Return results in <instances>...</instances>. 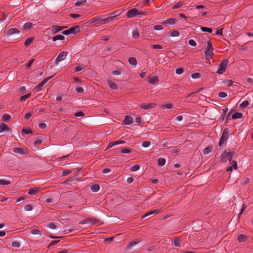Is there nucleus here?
<instances>
[{
  "label": "nucleus",
  "mask_w": 253,
  "mask_h": 253,
  "mask_svg": "<svg viewBox=\"0 0 253 253\" xmlns=\"http://www.w3.org/2000/svg\"><path fill=\"white\" fill-rule=\"evenodd\" d=\"M106 15H103V16H96L94 18H92L90 19L88 22L90 24H92L95 22H96V23L98 22H101V21L102 20V17H105Z\"/></svg>",
  "instance_id": "obj_15"
},
{
  "label": "nucleus",
  "mask_w": 253,
  "mask_h": 253,
  "mask_svg": "<svg viewBox=\"0 0 253 253\" xmlns=\"http://www.w3.org/2000/svg\"><path fill=\"white\" fill-rule=\"evenodd\" d=\"M20 31L16 28H10L7 31L6 35L7 36H12L13 34H16V36L13 37L16 39H19L22 37V36L20 35Z\"/></svg>",
  "instance_id": "obj_6"
},
{
  "label": "nucleus",
  "mask_w": 253,
  "mask_h": 253,
  "mask_svg": "<svg viewBox=\"0 0 253 253\" xmlns=\"http://www.w3.org/2000/svg\"><path fill=\"white\" fill-rule=\"evenodd\" d=\"M35 39L34 37L28 38L25 42L24 45L26 47L29 46Z\"/></svg>",
  "instance_id": "obj_26"
},
{
  "label": "nucleus",
  "mask_w": 253,
  "mask_h": 253,
  "mask_svg": "<svg viewBox=\"0 0 253 253\" xmlns=\"http://www.w3.org/2000/svg\"><path fill=\"white\" fill-rule=\"evenodd\" d=\"M86 2V0H77L75 3V5L77 6H80L84 4Z\"/></svg>",
  "instance_id": "obj_38"
},
{
  "label": "nucleus",
  "mask_w": 253,
  "mask_h": 253,
  "mask_svg": "<svg viewBox=\"0 0 253 253\" xmlns=\"http://www.w3.org/2000/svg\"><path fill=\"white\" fill-rule=\"evenodd\" d=\"M107 83L110 88L112 89H117L118 88L117 85L112 81L108 80Z\"/></svg>",
  "instance_id": "obj_23"
},
{
  "label": "nucleus",
  "mask_w": 253,
  "mask_h": 253,
  "mask_svg": "<svg viewBox=\"0 0 253 253\" xmlns=\"http://www.w3.org/2000/svg\"><path fill=\"white\" fill-rule=\"evenodd\" d=\"M156 104L155 103H151L149 104H142L140 106V108L143 109H149L151 108H154L156 107Z\"/></svg>",
  "instance_id": "obj_13"
},
{
  "label": "nucleus",
  "mask_w": 253,
  "mask_h": 253,
  "mask_svg": "<svg viewBox=\"0 0 253 253\" xmlns=\"http://www.w3.org/2000/svg\"><path fill=\"white\" fill-rule=\"evenodd\" d=\"M84 114L82 111H80L77 112L75 114V116L77 117H83V116H84Z\"/></svg>",
  "instance_id": "obj_56"
},
{
  "label": "nucleus",
  "mask_w": 253,
  "mask_h": 253,
  "mask_svg": "<svg viewBox=\"0 0 253 253\" xmlns=\"http://www.w3.org/2000/svg\"><path fill=\"white\" fill-rule=\"evenodd\" d=\"M132 149L130 148L124 147L121 150L122 153L129 154L131 152Z\"/></svg>",
  "instance_id": "obj_35"
},
{
  "label": "nucleus",
  "mask_w": 253,
  "mask_h": 253,
  "mask_svg": "<svg viewBox=\"0 0 253 253\" xmlns=\"http://www.w3.org/2000/svg\"><path fill=\"white\" fill-rule=\"evenodd\" d=\"M13 152L15 153H18L21 155H23L26 154L24 152V149L20 147H16L13 149Z\"/></svg>",
  "instance_id": "obj_24"
},
{
  "label": "nucleus",
  "mask_w": 253,
  "mask_h": 253,
  "mask_svg": "<svg viewBox=\"0 0 253 253\" xmlns=\"http://www.w3.org/2000/svg\"><path fill=\"white\" fill-rule=\"evenodd\" d=\"M85 66L84 65H80L76 66L75 68V72H79L84 68H85Z\"/></svg>",
  "instance_id": "obj_43"
},
{
  "label": "nucleus",
  "mask_w": 253,
  "mask_h": 253,
  "mask_svg": "<svg viewBox=\"0 0 253 253\" xmlns=\"http://www.w3.org/2000/svg\"><path fill=\"white\" fill-rule=\"evenodd\" d=\"M12 246L13 247L18 248L20 246V243L18 241H14L12 243Z\"/></svg>",
  "instance_id": "obj_59"
},
{
  "label": "nucleus",
  "mask_w": 253,
  "mask_h": 253,
  "mask_svg": "<svg viewBox=\"0 0 253 253\" xmlns=\"http://www.w3.org/2000/svg\"><path fill=\"white\" fill-rule=\"evenodd\" d=\"M68 54V52L66 51H62L56 57L55 63L57 64L59 62L63 61L64 60Z\"/></svg>",
  "instance_id": "obj_10"
},
{
  "label": "nucleus",
  "mask_w": 253,
  "mask_h": 253,
  "mask_svg": "<svg viewBox=\"0 0 253 253\" xmlns=\"http://www.w3.org/2000/svg\"><path fill=\"white\" fill-rule=\"evenodd\" d=\"M22 133L25 134H29L33 133V131L31 129L29 128L28 127H24L22 130Z\"/></svg>",
  "instance_id": "obj_32"
},
{
  "label": "nucleus",
  "mask_w": 253,
  "mask_h": 253,
  "mask_svg": "<svg viewBox=\"0 0 253 253\" xmlns=\"http://www.w3.org/2000/svg\"><path fill=\"white\" fill-rule=\"evenodd\" d=\"M81 31L80 27L79 25H76L69 29L64 31L62 32V34L64 35H68L70 34H76Z\"/></svg>",
  "instance_id": "obj_5"
},
{
  "label": "nucleus",
  "mask_w": 253,
  "mask_h": 253,
  "mask_svg": "<svg viewBox=\"0 0 253 253\" xmlns=\"http://www.w3.org/2000/svg\"><path fill=\"white\" fill-rule=\"evenodd\" d=\"M31 95V93H29L27 94L24 95L23 96H21L19 100L20 102H23L25 101L27 99H28L29 97H30Z\"/></svg>",
  "instance_id": "obj_33"
},
{
  "label": "nucleus",
  "mask_w": 253,
  "mask_h": 253,
  "mask_svg": "<svg viewBox=\"0 0 253 253\" xmlns=\"http://www.w3.org/2000/svg\"><path fill=\"white\" fill-rule=\"evenodd\" d=\"M147 81L151 84H156L159 81V78L157 76H150L147 77Z\"/></svg>",
  "instance_id": "obj_12"
},
{
  "label": "nucleus",
  "mask_w": 253,
  "mask_h": 253,
  "mask_svg": "<svg viewBox=\"0 0 253 253\" xmlns=\"http://www.w3.org/2000/svg\"><path fill=\"white\" fill-rule=\"evenodd\" d=\"M183 72L184 70L182 68H177L175 70V73L177 75H181L183 73Z\"/></svg>",
  "instance_id": "obj_55"
},
{
  "label": "nucleus",
  "mask_w": 253,
  "mask_h": 253,
  "mask_svg": "<svg viewBox=\"0 0 253 253\" xmlns=\"http://www.w3.org/2000/svg\"><path fill=\"white\" fill-rule=\"evenodd\" d=\"M133 123V119L129 116H126L123 121V123L126 125H130Z\"/></svg>",
  "instance_id": "obj_16"
},
{
  "label": "nucleus",
  "mask_w": 253,
  "mask_h": 253,
  "mask_svg": "<svg viewBox=\"0 0 253 253\" xmlns=\"http://www.w3.org/2000/svg\"><path fill=\"white\" fill-rule=\"evenodd\" d=\"M10 183V181L0 179V184L2 185H7Z\"/></svg>",
  "instance_id": "obj_45"
},
{
  "label": "nucleus",
  "mask_w": 253,
  "mask_h": 253,
  "mask_svg": "<svg viewBox=\"0 0 253 253\" xmlns=\"http://www.w3.org/2000/svg\"><path fill=\"white\" fill-rule=\"evenodd\" d=\"M47 227L50 229H54L57 227L56 224L54 223H49L47 225Z\"/></svg>",
  "instance_id": "obj_54"
},
{
  "label": "nucleus",
  "mask_w": 253,
  "mask_h": 253,
  "mask_svg": "<svg viewBox=\"0 0 253 253\" xmlns=\"http://www.w3.org/2000/svg\"><path fill=\"white\" fill-rule=\"evenodd\" d=\"M140 169V166L139 165H135L133 166H132L131 168H130V170L131 171H137V170H138Z\"/></svg>",
  "instance_id": "obj_51"
},
{
  "label": "nucleus",
  "mask_w": 253,
  "mask_h": 253,
  "mask_svg": "<svg viewBox=\"0 0 253 253\" xmlns=\"http://www.w3.org/2000/svg\"><path fill=\"white\" fill-rule=\"evenodd\" d=\"M124 11V9H120L117 10L112 13H110L108 15L115 16V18H116L117 16L121 15Z\"/></svg>",
  "instance_id": "obj_21"
},
{
  "label": "nucleus",
  "mask_w": 253,
  "mask_h": 253,
  "mask_svg": "<svg viewBox=\"0 0 253 253\" xmlns=\"http://www.w3.org/2000/svg\"><path fill=\"white\" fill-rule=\"evenodd\" d=\"M179 32L176 30L173 31L169 33L170 36L172 37H178L179 36Z\"/></svg>",
  "instance_id": "obj_44"
},
{
  "label": "nucleus",
  "mask_w": 253,
  "mask_h": 253,
  "mask_svg": "<svg viewBox=\"0 0 253 253\" xmlns=\"http://www.w3.org/2000/svg\"><path fill=\"white\" fill-rule=\"evenodd\" d=\"M218 96L221 98H225L227 96V94L225 92H220L218 94Z\"/></svg>",
  "instance_id": "obj_61"
},
{
  "label": "nucleus",
  "mask_w": 253,
  "mask_h": 253,
  "mask_svg": "<svg viewBox=\"0 0 253 253\" xmlns=\"http://www.w3.org/2000/svg\"><path fill=\"white\" fill-rule=\"evenodd\" d=\"M33 209V206L31 204H27L24 207V210L26 211H31Z\"/></svg>",
  "instance_id": "obj_49"
},
{
  "label": "nucleus",
  "mask_w": 253,
  "mask_h": 253,
  "mask_svg": "<svg viewBox=\"0 0 253 253\" xmlns=\"http://www.w3.org/2000/svg\"><path fill=\"white\" fill-rule=\"evenodd\" d=\"M31 233L33 235H41V231L38 229H33L31 231Z\"/></svg>",
  "instance_id": "obj_40"
},
{
  "label": "nucleus",
  "mask_w": 253,
  "mask_h": 253,
  "mask_svg": "<svg viewBox=\"0 0 253 253\" xmlns=\"http://www.w3.org/2000/svg\"><path fill=\"white\" fill-rule=\"evenodd\" d=\"M11 116L8 114H4L2 116L1 120L2 121L8 123L11 121Z\"/></svg>",
  "instance_id": "obj_22"
},
{
  "label": "nucleus",
  "mask_w": 253,
  "mask_h": 253,
  "mask_svg": "<svg viewBox=\"0 0 253 253\" xmlns=\"http://www.w3.org/2000/svg\"><path fill=\"white\" fill-rule=\"evenodd\" d=\"M43 84H42L41 83L37 84L33 89L34 92H37L39 91H40L42 89V87L43 86Z\"/></svg>",
  "instance_id": "obj_30"
},
{
  "label": "nucleus",
  "mask_w": 253,
  "mask_h": 253,
  "mask_svg": "<svg viewBox=\"0 0 253 253\" xmlns=\"http://www.w3.org/2000/svg\"><path fill=\"white\" fill-rule=\"evenodd\" d=\"M67 26H59L56 25H53L52 26V28L51 29H48V30H50V34H54L61 30H62L65 28H66Z\"/></svg>",
  "instance_id": "obj_11"
},
{
  "label": "nucleus",
  "mask_w": 253,
  "mask_h": 253,
  "mask_svg": "<svg viewBox=\"0 0 253 253\" xmlns=\"http://www.w3.org/2000/svg\"><path fill=\"white\" fill-rule=\"evenodd\" d=\"M129 63L134 66H135L137 64V61L135 58L134 57H130L128 59Z\"/></svg>",
  "instance_id": "obj_34"
},
{
  "label": "nucleus",
  "mask_w": 253,
  "mask_h": 253,
  "mask_svg": "<svg viewBox=\"0 0 253 253\" xmlns=\"http://www.w3.org/2000/svg\"><path fill=\"white\" fill-rule=\"evenodd\" d=\"M54 76V75L51 76H50L49 77H47L46 78H45L42 82H41V83H42V84L43 85H44L48 81H49L50 79H51L53 76Z\"/></svg>",
  "instance_id": "obj_53"
},
{
  "label": "nucleus",
  "mask_w": 253,
  "mask_h": 253,
  "mask_svg": "<svg viewBox=\"0 0 253 253\" xmlns=\"http://www.w3.org/2000/svg\"><path fill=\"white\" fill-rule=\"evenodd\" d=\"M229 136V131L227 128H225L222 132L221 136L220 137L219 146L221 147L224 143L228 139Z\"/></svg>",
  "instance_id": "obj_4"
},
{
  "label": "nucleus",
  "mask_w": 253,
  "mask_h": 253,
  "mask_svg": "<svg viewBox=\"0 0 253 253\" xmlns=\"http://www.w3.org/2000/svg\"><path fill=\"white\" fill-rule=\"evenodd\" d=\"M79 223L80 224H90V225L97 224L99 225L102 224L103 222L100 220L94 217H92L86 218L80 221Z\"/></svg>",
  "instance_id": "obj_3"
},
{
  "label": "nucleus",
  "mask_w": 253,
  "mask_h": 253,
  "mask_svg": "<svg viewBox=\"0 0 253 253\" xmlns=\"http://www.w3.org/2000/svg\"><path fill=\"white\" fill-rule=\"evenodd\" d=\"M201 75L199 73H195L192 74L191 77L193 79H197L201 78Z\"/></svg>",
  "instance_id": "obj_46"
},
{
  "label": "nucleus",
  "mask_w": 253,
  "mask_h": 253,
  "mask_svg": "<svg viewBox=\"0 0 253 253\" xmlns=\"http://www.w3.org/2000/svg\"><path fill=\"white\" fill-rule=\"evenodd\" d=\"M139 10L137 9L133 8L129 10L126 14V16L128 18H131L134 16L139 15Z\"/></svg>",
  "instance_id": "obj_9"
},
{
  "label": "nucleus",
  "mask_w": 253,
  "mask_h": 253,
  "mask_svg": "<svg viewBox=\"0 0 253 253\" xmlns=\"http://www.w3.org/2000/svg\"><path fill=\"white\" fill-rule=\"evenodd\" d=\"M205 58L207 60H210L212 58V56L213 54V47L210 40L207 42V46L205 49Z\"/></svg>",
  "instance_id": "obj_2"
},
{
  "label": "nucleus",
  "mask_w": 253,
  "mask_h": 253,
  "mask_svg": "<svg viewBox=\"0 0 253 253\" xmlns=\"http://www.w3.org/2000/svg\"><path fill=\"white\" fill-rule=\"evenodd\" d=\"M11 131V129L3 123H0V133L3 131Z\"/></svg>",
  "instance_id": "obj_14"
},
{
  "label": "nucleus",
  "mask_w": 253,
  "mask_h": 253,
  "mask_svg": "<svg viewBox=\"0 0 253 253\" xmlns=\"http://www.w3.org/2000/svg\"><path fill=\"white\" fill-rule=\"evenodd\" d=\"M249 102L248 100H246L242 102L240 105V107L242 108H245L249 105Z\"/></svg>",
  "instance_id": "obj_47"
},
{
  "label": "nucleus",
  "mask_w": 253,
  "mask_h": 253,
  "mask_svg": "<svg viewBox=\"0 0 253 253\" xmlns=\"http://www.w3.org/2000/svg\"><path fill=\"white\" fill-rule=\"evenodd\" d=\"M158 166L162 167L165 165L166 163V160L164 158H160L158 160Z\"/></svg>",
  "instance_id": "obj_37"
},
{
  "label": "nucleus",
  "mask_w": 253,
  "mask_h": 253,
  "mask_svg": "<svg viewBox=\"0 0 253 253\" xmlns=\"http://www.w3.org/2000/svg\"><path fill=\"white\" fill-rule=\"evenodd\" d=\"M65 39V37L63 35H57L56 36H53L52 38V40L53 41H56L57 40H64Z\"/></svg>",
  "instance_id": "obj_29"
},
{
  "label": "nucleus",
  "mask_w": 253,
  "mask_h": 253,
  "mask_svg": "<svg viewBox=\"0 0 253 253\" xmlns=\"http://www.w3.org/2000/svg\"><path fill=\"white\" fill-rule=\"evenodd\" d=\"M41 188H31L28 190V194L29 195H35L41 190Z\"/></svg>",
  "instance_id": "obj_17"
},
{
  "label": "nucleus",
  "mask_w": 253,
  "mask_h": 253,
  "mask_svg": "<svg viewBox=\"0 0 253 253\" xmlns=\"http://www.w3.org/2000/svg\"><path fill=\"white\" fill-rule=\"evenodd\" d=\"M138 242L135 241H132L130 243H129V244L127 245V248H130V247L134 246L135 245H136Z\"/></svg>",
  "instance_id": "obj_62"
},
{
  "label": "nucleus",
  "mask_w": 253,
  "mask_h": 253,
  "mask_svg": "<svg viewBox=\"0 0 253 253\" xmlns=\"http://www.w3.org/2000/svg\"><path fill=\"white\" fill-rule=\"evenodd\" d=\"M173 244L175 247H180V240L179 237H175L173 239Z\"/></svg>",
  "instance_id": "obj_31"
},
{
  "label": "nucleus",
  "mask_w": 253,
  "mask_h": 253,
  "mask_svg": "<svg viewBox=\"0 0 253 253\" xmlns=\"http://www.w3.org/2000/svg\"><path fill=\"white\" fill-rule=\"evenodd\" d=\"M115 18V16H112L110 15V16L107 17H102V20L101 21V22H98V23H96L94 25L96 26L103 25L106 23H110L112 22L114 19Z\"/></svg>",
  "instance_id": "obj_8"
},
{
  "label": "nucleus",
  "mask_w": 253,
  "mask_h": 253,
  "mask_svg": "<svg viewBox=\"0 0 253 253\" xmlns=\"http://www.w3.org/2000/svg\"><path fill=\"white\" fill-rule=\"evenodd\" d=\"M159 212H160L159 210H154L153 211H149L146 212L145 214H144L142 216V218H143L146 216H148L152 215V214H155V215L159 213Z\"/></svg>",
  "instance_id": "obj_18"
},
{
  "label": "nucleus",
  "mask_w": 253,
  "mask_h": 253,
  "mask_svg": "<svg viewBox=\"0 0 253 253\" xmlns=\"http://www.w3.org/2000/svg\"><path fill=\"white\" fill-rule=\"evenodd\" d=\"M132 36L134 39H138L139 37L138 31L137 30H134L132 32Z\"/></svg>",
  "instance_id": "obj_48"
},
{
  "label": "nucleus",
  "mask_w": 253,
  "mask_h": 253,
  "mask_svg": "<svg viewBox=\"0 0 253 253\" xmlns=\"http://www.w3.org/2000/svg\"><path fill=\"white\" fill-rule=\"evenodd\" d=\"M172 107H173V104L171 103H169V104H164V105H162L161 108L163 109H169L172 108Z\"/></svg>",
  "instance_id": "obj_42"
},
{
  "label": "nucleus",
  "mask_w": 253,
  "mask_h": 253,
  "mask_svg": "<svg viewBox=\"0 0 253 253\" xmlns=\"http://www.w3.org/2000/svg\"><path fill=\"white\" fill-rule=\"evenodd\" d=\"M32 26V24L31 22H27L25 23L23 26L22 29L23 30H27L30 29Z\"/></svg>",
  "instance_id": "obj_36"
},
{
  "label": "nucleus",
  "mask_w": 253,
  "mask_h": 253,
  "mask_svg": "<svg viewBox=\"0 0 253 253\" xmlns=\"http://www.w3.org/2000/svg\"><path fill=\"white\" fill-rule=\"evenodd\" d=\"M183 4V1H179L176 3L172 7V9H175L179 8L181 7Z\"/></svg>",
  "instance_id": "obj_41"
},
{
  "label": "nucleus",
  "mask_w": 253,
  "mask_h": 253,
  "mask_svg": "<svg viewBox=\"0 0 253 253\" xmlns=\"http://www.w3.org/2000/svg\"><path fill=\"white\" fill-rule=\"evenodd\" d=\"M228 62V60L227 59L223 60L219 65L218 69L216 73L219 75L223 74V73L225 71Z\"/></svg>",
  "instance_id": "obj_7"
},
{
  "label": "nucleus",
  "mask_w": 253,
  "mask_h": 253,
  "mask_svg": "<svg viewBox=\"0 0 253 253\" xmlns=\"http://www.w3.org/2000/svg\"><path fill=\"white\" fill-rule=\"evenodd\" d=\"M248 237L245 234H240L238 235L237 240L239 242H244L247 240Z\"/></svg>",
  "instance_id": "obj_19"
},
{
  "label": "nucleus",
  "mask_w": 253,
  "mask_h": 253,
  "mask_svg": "<svg viewBox=\"0 0 253 253\" xmlns=\"http://www.w3.org/2000/svg\"><path fill=\"white\" fill-rule=\"evenodd\" d=\"M228 110V109L227 107H225L223 109V114H222V116L220 117V119H222V120H224L225 116L226 113L227 112Z\"/></svg>",
  "instance_id": "obj_52"
},
{
  "label": "nucleus",
  "mask_w": 253,
  "mask_h": 253,
  "mask_svg": "<svg viewBox=\"0 0 253 253\" xmlns=\"http://www.w3.org/2000/svg\"><path fill=\"white\" fill-rule=\"evenodd\" d=\"M33 115L32 112H29L27 113H26L24 116V118L26 120H28Z\"/></svg>",
  "instance_id": "obj_63"
},
{
  "label": "nucleus",
  "mask_w": 253,
  "mask_h": 253,
  "mask_svg": "<svg viewBox=\"0 0 253 253\" xmlns=\"http://www.w3.org/2000/svg\"><path fill=\"white\" fill-rule=\"evenodd\" d=\"M235 155V151L232 149L229 152H227L226 150L221 155L220 162L225 163L228 160L230 162L232 161L234 155Z\"/></svg>",
  "instance_id": "obj_1"
},
{
  "label": "nucleus",
  "mask_w": 253,
  "mask_h": 253,
  "mask_svg": "<svg viewBox=\"0 0 253 253\" xmlns=\"http://www.w3.org/2000/svg\"><path fill=\"white\" fill-rule=\"evenodd\" d=\"M212 149L213 147L212 146H209L203 149V153L204 155H207L210 153L212 151Z\"/></svg>",
  "instance_id": "obj_25"
},
{
  "label": "nucleus",
  "mask_w": 253,
  "mask_h": 253,
  "mask_svg": "<svg viewBox=\"0 0 253 253\" xmlns=\"http://www.w3.org/2000/svg\"><path fill=\"white\" fill-rule=\"evenodd\" d=\"M243 117V114L240 112H235L232 115V119L233 120L241 119Z\"/></svg>",
  "instance_id": "obj_27"
},
{
  "label": "nucleus",
  "mask_w": 253,
  "mask_h": 253,
  "mask_svg": "<svg viewBox=\"0 0 253 253\" xmlns=\"http://www.w3.org/2000/svg\"><path fill=\"white\" fill-rule=\"evenodd\" d=\"M234 112V110H232L231 111H230L227 114V115L226 116V123H227L228 121V120H231L232 119V116L231 117V114L233 112Z\"/></svg>",
  "instance_id": "obj_50"
},
{
  "label": "nucleus",
  "mask_w": 253,
  "mask_h": 253,
  "mask_svg": "<svg viewBox=\"0 0 253 253\" xmlns=\"http://www.w3.org/2000/svg\"><path fill=\"white\" fill-rule=\"evenodd\" d=\"M154 29L156 31H160L162 30L163 29V27L162 26L160 25H157L154 26Z\"/></svg>",
  "instance_id": "obj_64"
},
{
  "label": "nucleus",
  "mask_w": 253,
  "mask_h": 253,
  "mask_svg": "<svg viewBox=\"0 0 253 253\" xmlns=\"http://www.w3.org/2000/svg\"><path fill=\"white\" fill-rule=\"evenodd\" d=\"M100 186L97 184L90 186V189L92 192H97L99 190Z\"/></svg>",
  "instance_id": "obj_28"
},
{
  "label": "nucleus",
  "mask_w": 253,
  "mask_h": 253,
  "mask_svg": "<svg viewBox=\"0 0 253 253\" xmlns=\"http://www.w3.org/2000/svg\"><path fill=\"white\" fill-rule=\"evenodd\" d=\"M60 242V240L52 241L48 245V248L52 246L55 245Z\"/></svg>",
  "instance_id": "obj_57"
},
{
  "label": "nucleus",
  "mask_w": 253,
  "mask_h": 253,
  "mask_svg": "<svg viewBox=\"0 0 253 253\" xmlns=\"http://www.w3.org/2000/svg\"><path fill=\"white\" fill-rule=\"evenodd\" d=\"M176 21H177L176 19L170 18V19H168L166 20H164L162 22V24H170V25H173L176 23Z\"/></svg>",
  "instance_id": "obj_20"
},
{
  "label": "nucleus",
  "mask_w": 253,
  "mask_h": 253,
  "mask_svg": "<svg viewBox=\"0 0 253 253\" xmlns=\"http://www.w3.org/2000/svg\"><path fill=\"white\" fill-rule=\"evenodd\" d=\"M201 30L203 32H208L209 33H211L212 32V29L211 28H208L206 27H201Z\"/></svg>",
  "instance_id": "obj_39"
},
{
  "label": "nucleus",
  "mask_w": 253,
  "mask_h": 253,
  "mask_svg": "<svg viewBox=\"0 0 253 253\" xmlns=\"http://www.w3.org/2000/svg\"><path fill=\"white\" fill-rule=\"evenodd\" d=\"M71 172H72V170H70L69 169H65V170H64L63 171L62 176H65L68 175L69 174H70V173H71Z\"/></svg>",
  "instance_id": "obj_60"
},
{
  "label": "nucleus",
  "mask_w": 253,
  "mask_h": 253,
  "mask_svg": "<svg viewBox=\"0 0 253 253\" xmlns=\"http://www.w3.org/2000/svg\"><path fill=\"white\" fill-rule=\"evenodd\" d=\"M150 144H151V143L150 141H144L142 143V146L144 148H146V147H149L150 145Z\"/></svg>",
  "instance_id": "obj_58"
}]
</instances>
